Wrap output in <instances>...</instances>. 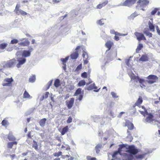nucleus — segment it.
<instances>
[{
    "label": "nucleus",
    "instance_id": "4d7b16f0",
    "mask_svg": "<svg viewBox=\"0 0 160 160\" xmlns=\"http://www.w3.org/2000/svg\"><path fill=\"white\" fill-rule=\"evenodd\" d=\"M13 145V144L12 142H9L8 143V148H12Z\"/></svg>",
    "mask_w": 160,
    "mask_h": 160
},
{
    "label": "nucleus",
    "instance_id": "c756f323",
    "mask_svg": "<svg viewBox=\"0 0 160 160\" xmlns=\"http://www.w3.org/2000/svg\"><path fill=\"white\" fill-rule=\"evenodd\" d=\"M8 138L10 141H12L15 140V138L11 133H9L8 136Z\"/></svg>",
    "mask_w": 160,
    "mask_h": 160
},
{
    "label": "nucleus",
    "instance_id": "7c9ffc66",
    "mask_svg": "<svg viewBox=\"0 0 160 160\" xmlns=\"http://www.w3.org/2000/svg\"><path fill=\"white\" fill-rule=\"evenodd\" d=\"M152 125H156L157 127L160 128V121L155 119Z\"/></svg>",
    "mask_w": 160,
    "mask_h": 160
},
{
    "label": "nucleus",
    "instance_id": "f257e3e1",
    "mask_svg": "<svg viewBox=\"0 0 160 160\" xmlns=\"http://www.w3.org/2000/svg\"><path fill=\"white\" fill-rule=\"evenodd\" d=\"M127 148V149L126 152L129 153H124L122 160H132L133 158L132 155L136 154L138 152V150L135 148L134 145L128 146Z\"/></svg>",
    "mask_w": 160,
    "mask_h": 160
},
{
    "label": "nucleus",
    "instance_id": "ddd939ff",
    "mask_svg": "<svg viewBox=\"0 0 160 160\" xmlns=\"http://www.w3.org/2000/svg\"><path fill=\"white\" fill-rule=\"evenodd\" d=\"M152 152L151 151H150L148 149L147 150L146 152H143L142 154L136 156V157L137 158H140V159H143L144 158V156L149 153H150Z\"/></svg>",
    "mask_w": 160,
    "mask_h": 160
},
{
    "label": "nucleus",
    "instance_id": "5701e85b",
    "mask_svg": "<svg viewBox=\"0 0 160 160\" xmlns=\"http://www.w3.org/2000/svg\"><path fill=\"white\" fill-rule=\"evenodd\" d=\"M108 2V1L107 0H106L105 1H104L103 3L100 4L98 5L97 6V8L98 9H101L102 7L105 6L107 3Z\"/></svg>",
    "mask_w": 160,
    "mask_h": 160
},
{
    "label": "nucleus",
    "instance_id": "cd10ccee",
    "mask_svg": "<svg viewBox=\"0 0 160 160\" xmlns=\"http://www.w3.org/2000/svg\"><path fill=\"white\" fill-rule=\"evenodd\" d=\"M142 98L141 97H139L137 101L135 103V105L136 106H139L142 103Z\"/></svg>",
    "mask_w": 160,
    "mask_h": 160
},
{
    "label": "nucleus",
    "instance_id": "9b49d317",
    "mask_svg": "<svg viewBox=\"0 0 160 160\" xmlns=\"http://www.w3.org/2000/svg\"><path fill=\"white\" fill-rule=\"evenodd\" d=\"M80 48V47L79 46H77L75 49L76 51L71 55L70 57L72 59H76L78 57V52L77 50L79 49Z\"/></svg>",
    "mask_w": 160,
    "mask_h": 160
},
{
    "label": "nucleus",
    "instance_id": "09e8293b",
    "mask_svg": "<svg viewBox=\"0 0 160 160\" xmlns=\"http://www.w3.org/2000/svg\"><path fill=\"white\" fill-rule=\"evenodd\" d=\"M158 9L157 8H155L151 12V14L152 15H153L157 12Z\"/></svg>",
    "mask_w": 160,
    "mask_h": 160
},
{
    "label": "nucleus",
    "instance_id": "f8f14e48",
    "mask_svg": "<svg viewBox=\"0 0 160 160\" xmlns=\"http://www.w3.org/2000/svg\"><path fill=\"white\" fill-rule=\"evenodd\" d=\"M135 35L137 37V39L138 41H140L142 40H146L143 34L142 33L136 32Z\"/></svg>",
    "mask_w": 160,
    "mask_h": 160
},
{
    "label": "nucleus",
    "instance_id": "4c0bfd02",
    "mask_svg": "<svg viewBox=\"0 0 160 160\" xmlns=\"http://www.w3.org/2000/svg\"><path fill=\"white\" fill-rule=\"evenodd\" d=\"M142 47H143L142 44H139L136 49V52H138L139 51L141 50V49L142 48Z\"/></svg>",
    "mask_w": 160,
    "mask_h": 160
},
{
    "label": "nucleus",
    "instance_id": "412c9836",
    "mask_svg": "<svg viewBox=\"0 0 160 160\" xmlns=\"http://www.w3.org/2000/svg\"><path fill=\"white\" fill-rule=\"evenodd\" d=\"M148 58L146 54L142 55L140 58L139 61L143 62H145L148 60Z\"/></svg>",
    "mask_w": 160,
    "mask_h": 160
},
{
    "label": "nucleus",
    "instance_id": "69168bd1",
    "mask_svg": "<svg viewBox=\"0 0 160 160\" xmlns=\"http://www.w3.org/2000/svg\"><path fill=\"white\" fill-rule=\"evenodd\" d=\"M10 0H7L6 2L8 3L10 5L12 4L15 1V0H14V1H12V2H10Z\"/></svg>",
    "mask_w": 160,
    "mask_h": 160
},
{
    "label": "nucleus",
    "instance_id": "9d476101",
    "mask_svg": "<svg viewBox=\"0 0 160 160\" xmlns=\"http://www.w3.org/2000/svg\"><path fill=\"white\" fill-rule=\"evenodd\" d=\"M135 2V0H127L122 3V5L130 7Z\"/></svg>",
    "mask_w": 160,
    "mask_h": 160
},
{
    "label": "nucleus",
    "instance_id": "393cba45",
    "mask_svg": "<svg viewBox=\"0 0 160 160\" xmlns=\"http://www.w3.org/2000/svg\"><path fill=\"white\" fill-rule=\"evenodd\" d=\"M103 118L100 117L99 116H96L94 118V122H100L102 123V121Z\"/></svg>",
    "mask_w": 160,
    "mask_h": 160
},
{
    "label": "nucleus",
    "instance_id": "6e6552de",
    "mask_svg": "<svg viewBox=\"0 0 160 160\" xmlns=\"http://www.w3.org/2000/svg\"><path fill=\"white\" fill-rule=\"evenodd\" d=\"M17 61L18 63L16 64V67L18 68H19L21 66L25 63L26 61V59L25 58L22 57L17 58Z\"/></svg>",
    "mask_w": 160,
    "mask_h": 160
},
{
    "label": "nucleus",
    "instance_id": "3c124183",
    "mask_svg": "<svg viewBox=\"0 0 160 160\" xmlns=\"http://www.w3.org/2000/svg\"><path fill=\"white\" fill-rule=\"evenodd\" d=\"M87 159L88 160H97V158H92L90 156H88Z\"/></svg>",
    "mask_w": 160,
    "mask_h": 160
},
{
    "label": "nucleus",
    "instance_id": "6ab92c4d",
    "mask_svg": "<svg viewBox=\"0 0 160 160\" xmlns=\"http://www.w3.org/2000/svg\"><path fill=\"white\" fill-rule=\"evenodd\" d=\"M46 120V118H43L40 121L39 123L41 127H43L45 126Z\"/></svg>",
    "mask_w": 160,
    "mask_h": 160
},
{
    "label": "nucleus",
    "instance_id": "13d9d810",
    "mask_svg": "<svg viewBox=\"0 0 160 160\" xmlns=\"http://www.w3.org/2000/svg\"><path fill=\"white\" fill-rule=\"evenodd\" d=\"M49 95V92H45V93L44 94V95H43V96H44V97L45 98V99H46L48 97Z\"/></svg>",
    "mask_w": 160,
    "mask_h": 160
},
{
    "label": "nucleus",
    "instance_id": "20e7f679",
    "mask_svg": "<svg viewBox=\"0 0 160 160\" xmlns=\"http://www.w3.org/2000/svg\"><path fill=\"white\" fill-rule=\"evenodd\" d=\"M130 78L131 80H134V82L135 84H136V82L137 83L138 82L140 84L143 83V82H145V80L143 79L140 78L138 77L135 76L134 74H132L130 76Z\"/></svg>",
    "mask_w": 160,
    "mask_h": 160
},
{
    "label": "nucleus",
    "instance_id": "0e129e2a",
    "mask_svg": "<svg viewBox=\"0 0 160 160\" xmlns=\"http://www.w3.org/2000/svg\"><path fill=\"white\" fill-rule=\"evenodd\" d=\"M28 48L29 49L28 51L30 52H32L33 50V49L32 46H29L28 47Z\"/></svg>",
    "mask_w": 160,
    "mask_h": 160
},
{
    "label": "nucleus",
    "instance_id": "49530a36",
    "mask_svg": "<svg viewBox=\"0 0 160 160\" xmlns=\"http://www.w3.org/2000/svg\"><path fill=\"white\" fill-rule=\"evenodd\" d=\"M83 58L87 59L88 58V56L87 53L85 52H84L82 55Z\"/></svg>",
    "mask_w": 160,
    "mask_h": 160
},
{
    "label": "nucleus",
    "instance_id": "de8ad7c7",
    "mask_svg": "<svg viewBox=\"0 0 160 160\" xmlns=\"http://www.w3.org/2000/svg\"><path fill=\"white\" fill-rule=\"evenodd\" d=\"M18 41L15 39H13L11 41V43L12 44H14L15 43H17L18 42Z\"/></svg>",
    "mask_w": 160,
    "mask_h": 160
},
{
    "label": "nucleus",
    "instance_id": "a878e982",
    "mask_svg": "<svg viewBox=\"0 0 160 160\" xmlns=\"http://www.w3.org/2000/svg\"><path fill=\"white\" fill-rule=\"evenodd\" d=\"M138 15V14L136 12H134L132 13L130 16L128 17V18L129 20L133 19L134 18L137 16Z\"/></svg>",
    "mask_w": 160,
    "mask_h": 160
},
{
    "label": "nucleus",
    "instance_id": "052dcab7",
    "mask_svg": "<svg viewBox=\"0 0 160 160\" xmlns=\"http://www.w3.org/2000/svg\"><path fill=\"white\" fill-rule=\"evenodd\" d=\"M102 147V145L101 144L97 145L95 147L96 149H99L101 148Z\"/></svg>",
    "mask_w": 160,
    "mask_h": 160
},
{
    "label": "nucleus",
    "instance_id": "f03ea898",
    "mask_svg": "<svg viewBox=\"0 0 160 160\" xmlns=\"http://www.w3.org/2000/svg\"><path fill=\"white\" fill-rule=\"evenodd\" d=\"M17 61L14 58L6 61H3L1 64V66L4 68H13L16 65Z\"/></svg>",
    "mask_w": 160,
    "mask_h": 160
},
{
    "label": "nucleus",
    "instance_id": "72a5a7b5",
    "mask_svg": "<svg viewBox=\"0 0 160 160\" xmlns=\"http://www.w3.org/2000/svg\"><path fill=\"white\" fill-rule=\"evenodd\" d=\"M7 44L5 43H3L0 44V49L1 50H2V52L3 49H5L7 47Z\"/></svg>",
    "mask_w": 160,
    "mask_h": 160
},
{
    "label": "nucleus",
    "instance_id": "58836bf2",
    "mask_svg": "<svg viewBox=\"0 0 160 160\" xmlns=\"http://www.w3.org/2000/svg\"><path fill=\"white\" fill-rule=\"evenodd\" d=\"M81 90H82V89L81 88H79L78 89H77L76 90V91L74 94V96H77L78 95H79V94H80L81 92Z\"/></svg>",
    "mask_w": 160,
    "mask_h": 160
},
{
    "label": "nucleus",
    "instance_id": "603ef678",
    "mask_svg": "<svg viewBox=\"0 0 160 160\" xmlns=\"http://www.w3.org/2000/svg\"><path fill=\"white\" fill-rule=\"evenodd\" d=\"M129 60H130L129 59H127L126 60L125 62H126L127 65L128 66V67L131 68V66L130 64H129Z\"/></svg>",
    "mask_w": 160,
    "mask_h": 160
},
{
    "label": "nucleus",
    "instance_id": "bb28decb",
    "mask_svg": "<svg viewBox=\"0 0 160 160\" xmlns=\"http://www.w3.org/2000/svg\"><path fill=\"white\" fill-rule=\"evenodd\" d=\"M68 130V126H66L63 128L61 131V133L62 135L65 134Z\"/></svg>",
    "mask_w": 160,
    "mask_h": 160
},
{
    "label": "nucleus",
    "instance_id": "e433bc0d",
    "mask_svg": "<svg viewBox=\"0 0 160 160\" xmlns=\"http://www.w3.org/2000/svg\"><path fill=\"white\" fill-rule=\"evenodd\" d=\"M69 57V56H67L65 58H61V61L62 62L63 64H66L65 63L68 60Z\"/></svg>",
    "mask_w": 160,
    "mask_h": 160
},
{
    "label": "nucleus",
    "instance_id": "680f3d73",
    "mask_svg": "<svg viewBox=\"0 0 160 160\" xmlns=\"http://www.w3.org/2000/svg\"><path fill=\"white\" fill-rule=\"evenodd\" d=\"M118 153H119L120 154V153L118 151H116L114 152L113 153V155H112V157L113 158L115 157Z\"/></svg>",
    "mask_w": 160,
    "mask_h": 160
},
{
    "label": "nucleus",
    "instance_id": "7ed1b4c3",
    "mask_svg": "<svg viewBox=\"0 0 160 160\" xmlns=\"http://www.w3.org/2000/svg\"><path fill=\"white\" fill-rule=\"evenodd\" d=\"M21 5L19 4H17L16 6L15 9L14 11L15 13L17 15H22L24 16L28 14V13L22 11L20 8Z\"/></svg>",
    "mask_w": 160,
    "mask_h": 160
},
{
    "label": "nucleus",
    "instance_id": "423d86ee",
    "mask_svg": "<svg viewBox=\"0 0 160 160\" xmlns=\"http://www.w3.org/2000/svg\"><path fill=\"white\" fill-rule=\"evenodd\" d=\"M146 119L144 121V122L146 123H149L151 124H152L155 119H153V116L151 113L147 114Z\"/></svg>",
    "mask_w": 160,
    "mask_h": 160
},
{
    "label": "nucleus",
    "instance_id": "a18cd8bd",
    "mask_svg": "<svg viewBox=\"0 0 160 160\" xmlns=\"http://www.w3.org/2000/svg\"><path fill=\"white\" fill-rule=\"evenodd\" d=\"M139 111L140 112V113L144 116H146L147 114H148L146 110H144V111H140V110H139Z\"/></svg>",
    "mask_w": 160,
    "mask_h": 160
},
{
    "label": "nucleus",
    "instance_id": "aec40b11",
    "mask_svg": "<svg viewBox=\"0 0 160 160\" xmlns=\"http://www.w3.org/2000/svg\"><path fill=\"white\" fill-rule=\"evenodd\" d=\"M127 133L128 134V136L127 137V140L130 142L132 141L133 139V137L131 134V132L129 131L128 130H127Z\"/></svg>",
    "mask_w": 160,
    "mask_h": 160
},
{
    "label": "nucleus",
    "instance_id": "a211bd4d",
    "mask_svg": "<svg viewBox=\"0 0 160 160\" xmlns=\"http://www.w3.org/2000/svg\"><path fill=\"white\" fill-rule=\"evenodd\" d=\"M23 97L24 98L28 99H31L32 98V96H31L26 91H24L23 95Z\"/></svg>",
    "mask_w": 160,
    "mask_h": 160
},
{
    "label": "nucleus",
    "instance_id": "f3484780",
    "mask_svg": "<svg viewBox=\"0 0 160 160\" xmlns=\"http://www.w3.org/2000/svg\"><path fill=\"white\" fill-rule=\"evenodd\" d=\"M125 126H127L128 129L130 130H132L134 127L133 124L129 121H127L126 122Z\"/></svg>",
    "mask_w": 160,
    "mask_h": 160
},
{
    "label": "nucleus",
    "instance_id": "dca6fc26",
    "mask_svg": "<svg viewBox=\"0 0 160 160\" xmlns=\"http://www.w3.org/2000/svg\"><path fill=\"white\" fill-rule=\"evenodd\" d=\"M30 44V42L27 39L25 41L20 42L18 44L22 47H26L28 46Z\"/></svg>",
    "mask_w": 160,
    "mask_h": 160
},
{
    "label": "nucleus",
    "instance_id": "2f4dec72",
    "mask_svg": "<svg viewBox=\"0 0 160 160\" xmlns=\"http://www.w3.org/2000/svg\"><path fill=\"white\" fill-rule=\"evenodd\" d=\"M86 84V82L84 80L80 81L78 83V85L79 87L84 86Z\"/></svg>",
    "mask_w": 160,
    "mask_h": 160
},
{
    "label": "nucleus",
    "instance_id": "bf43d9fd",
    "mask_svg": "<svg viewBox=\"0 0 160 160\" xmlns=\"http://www.w3.org/2000/svg\"><path fill=\"white\" fill-rule=\"evenodd\" d=\"M52 81H50L48 82V83L47 84V86H47V88L46 89V90H47L49 88L50 86H51V85L52 84Z\"/></svg>",
    "mask_w": 160,
    "mask_h": 160
},
{
    "label": "nucleus",
    "instance_id": "4468645a",
    "mask_svg": "<svg viewBox=\"0 0 160 160\" xmlns=\"http://www.w3.org/2000/svg\"><path fill=\"white\" fill-rule=\"evenodd\" d=\"M31 52L28 50H24L22 51V57L26 58L29 57L31 55Z\"/></svg>",
    "mask_w": 160,
    "mask_h": 160
},
{
    "label": "nucleus",
    "instance_id": "39448f33",
    "mask_svg": "<svg viewBox=\"0 0 160 160\" xmlns=\"http://www.w3.org/2000/svg\"><path fill=\"white\" fill-rule=\"evenodd\" d=\"M146 78L148 79L146 82L148 83L152 84L156 82L158 79V77L156 75H151L147 77Z\"/></svg>",
    "mask_w": 160,
    "mask_h": 160
},
{
    "label": "nucleus",
    "instance_id": "6e6d98bb",
    "mask_svg": "<svg viewBox=\"0 0 160 160\" xmlns=\"http://www.w3.org/2000/svg\"><path fill=\"white\" fill-rule=\"evenodd\" d=\"M82 64H80L79 65H78L76 69V71H78L79 70L81 69L82 68Z\"/></svg>",
    "mask_w": 160,
    "mask_h": 160
},
{
    "label": "nucleus",
    "instance_id": "4be33fe9",
    "mask_svg": "<svg viewBox=\"0 0 160 160\" xmlns=\"http://www.w3.org/2000/svg\"><path fill=\"white\" fill-rule=\"evenodd\" d=\"M152 22L149 21L148 22V24L149 28L150 31L152 32H154L155 27L153 24L152 23Z\"/></svg>",
    "mask_w": 160,
    "mask_h": 160
},
{
    "label": "nucleus",
    "instance_id": "1a4fd4ad",
    "mask_svg": "<svg viewBox=\"0 0 160 160\" xmlns=\"http://www.w3.org/2000/svg\"><path fill=\"white\" fill-rule=\"evenodd\" d=\"M74 101V99L73 98H71L69 100L66 101V104L68 109H70L72 107Z\"/></svg>",
    "mask_w": 160,
    "mask_h": 160
},
{
    "label": "nucleus",
    "instance_id": "2eb2a0df",
    "mask_svg": "<svg viewBox=\"0 0 160 160\" xmlns=\"http://www.w3.org/2000/svg\"><path fill=\"white\" fill-rule=\"evenodd\" d=\"M138 3L139 5L144 6L147 5L148 4L149 1L147 0H139L138 2Z\"/></svg>",
    "mask_w": 160,
    "mask_h": 160
},
{
    "label": "nucleus",
    "instance_id": "79ce46f5",
    "mask_svg": "<svg viewBox=\"0 0 160 160\" xmlns=\"http://www.w3.org/2000/svg\"><path fill=\"white\" fill-rule=\"evenodd\" d=\"M95 85V84L94 83H93V84H91L87 88V89L88 90H90L93 89Z\"/></svg>",
    "mask_w": 160,
    "mask_h": 160
},
{
    "label": "nucleus",
    "instance_id": "473e14b6",
    "mask_svg": "<svg viewBox=\"0 0 160 160\" xmlns=\"http://www.w3.org/2000/svg\"><path fill=\"white\" fill-rule=\"evenodd\" d=\"M60 85V81L58 79H56L54 83V85L56 88H58Z\"/></svg>",
    "mask_w": 160,
    "mask_h": 160
},
{
    "label": "nucleus",
    "instance_id": "b1692460",
    "mask_svg": "<svg viewBox=\"0 0 160 160\" xmlns=\"http://www.w3.org/2000/svg\"><path fill=\"white\" fill-rule=\"evenodd\" d=\"M113 44V43L110 41H108L106 43L105 46L108 48V51L110 49Z\"/></svg>",
    "mask_w": 160,
    "mask_h": 160
},
{
    "label": "nucleus",
    "instance_id": "8fccbe9b",
    "mask_svg": "<svg viewBox=\"0 0 160 160\" xmlns=\"http://www.w3.org/2000/svg\"><path fill=\"white\" fill-rule=\"evenodd\" d=\"M81 76L82 78H86L87 77V72H84L82 73L81 74Z\"/></svg>",
    "mask_w": 160,
    "mask_h": 160
},
{
    "label": "nucleus",
    "instance_id": "c9c22d12",
    "mask_svg": "<svg viewBox=\"0 0 160 160\" xmlns=\"http://www.w3.org/2000/svg\"><path fill=\"white\" fill-rule=\"evenodd\" d=\"M32 147L33 148H34L36 150H38L37 143L35 140L33 141V144L32 145Z\"/></svg>",
    "mask_w": 160,
    "mask_h": 160
},
{
    "label": "nucleus",
    "instance_id": "864d4df0",
    "mask_svg": "<svg viewBox=\"0 0 160 160\" xmlns=\"http://www.w3.org/2000/svg\"><path fill=\"white\" fill-rule=\"evenodd\" d=\"M72 121V118L71 117H69L67 120V122L68 123H70Z\"/></svg>",
    "mask_w": 160,
    "mask_h": 160
},
{
    "label": "nucleus",
    "instance_id": "e2e57ef3",
    "mask_svg": "<svg viewBox=\"0 0 160 160\" xmlns=\"http://www.w3.org/2000/svg\"><path fill=\"white\" fill-rule=\"evenodd\" d=\"M67 14H66L64 16H61L58 19L60 21H61V20H63V19H64V18L66 17L67 16Z\"/></svg>",
    "mask_w": 160,
    "mask_h": 160
},
{
    "label": "nucleus",
    "instance_id": "338daca9",
    "mask_svg": "<svg viewBox=\"0 0 160 160\" xmlns=\"http://www.w3.org/2000/svg\"><path fill=\"white\" fill-rule=\"evenodd\" d=\"M22 53L21 52H17L16 53V55L17 56H18L19 55H21L22 54Z\"/></svg>",
    "mask_w": 160,
    "mask_h": 160
},
{
    "label": "nucleus",
    "instance_id": "ea45409f",
    "mask_svg": "<svg viewBox=\"0 0 160 160\" xmlns=\"http://www.w3.org/2000/svg\"><path fill=\"white\" fill-rule=\"evenodd\" d=\"M111 94L112 97L114 99H117V100L118 99V96L117 95V94L114 92H111Z\"/></svg>",
    "mask_w": 160,
    "mask_h": 160
},
{
    "label": "nucleus",
    "instance_id": "37998d69",
    "mask_svg": "<svg viewBox=\"0 0 160 160\" xmlns=\"http://www.w3.org/2000/svg\"><path fill=\"white\" fill-rule=\"evenodd\" d=\"M144 33L147 36L149 37H152V34L151 33L148 31H145L144 32Z\"/></svg>",
    "mask_w": 160,
    "mask_h": 160
},
{
    "label": "nucleus",
    "instance_id": "a19ab883",
    "mask_svg": "<svg viewBox=\"0 0 160 160\" xmlns=\"http://www.w3.org/2000/svg\"><path fill=\"white\" fill-rule=\"evenodd\" d=\"M125 147L124 145H121L119 146V147L118 149V151L120 153V152L122 151V149Z\"/></svg>",
    "mask_w": 160,
    "mask_h": 160
},
{
    "label": "nucleus",
    "instance_id": "5fc2aeb1",
    "mask_svg": "<svg viewBox=\"0 0 160 160\" xmlns=\"http://www.w3.org/2000/svg\"><path fill=\"white\" fill-rule=\"evenodd\" d=\"M62 152H59L57 153H55L54 154V156L55 157H59L61 155Z\"/></svg>",
    "mask_w": 160,
    "mask_h": 160
},
{
    "label": "nucleus",
    "instance_id": "c85d7f7f",
    "mask_svg": "<svg viewBox=\"0 0 160 160\" xmlns=\"http://www.w3.org/2000/svg\"><path fill=\"white\" fill-rule=\"evenodd\" d=\"M2 126L6 128L8 125L9 123L7 120L4 119L2 121Z\"/></svg>",
    "mask_w": 160,
    "mask_h": 160
},
{
    "label": "nucleus",
    "instance_id": "0eeeda50",
    "mask_svg": "<svg viewBox=\"0 0 160 160\" xmlns=\"http://www.w3.org/2000/svg\"><path fill=\"white\" fill-rule=\"evenodd\" d=\"M13 81L12 78H7L5 79L2 83L3 86H10L12 85V83Z\"/></svg>",
    "mask_w": 160,
    "mask_h": 160
},
{
    "label": "nucleus",
    "instance_id": "c03bdc74",
    "mask_svg": "<svg viewBox=\"0 0 160 160\" xmlns=\"http://www.w3.org/2000/svg\"><path fill=\"white\" fill-rule=\"evenodd\" d=\"M103 19H102L100 20H99L97 21V23L99 25H102L104 24V22H103Z\"/></svg>",
    "mask_w": 160,
    "mask_h": 160
},
{
    "label": "nucleus",
    "instance_id": "f704fd0d",
    "mask_svg": "<svg viewBox=\"0 0 160 160\" xmlns=\"http://www.w3.org/2000/svg\"><path fill=\"white\" fill-rule=\"evenodd\" d=\"M36 80V77L35 75H33L31 76L29 78V82H33Z\"/></svg>",
    "mask_w": 160,
    "mask_h": 160
},
{
    "label": "nucleus",
    "instance_id": "774afa93",
    "mask_svg": "<svg viewBox=\"0 0 160 160\" xmlns=\"http://www.w3.org/2000/svg\"><path fill=\"white\" fill-rule=\"evenodd\" d=\"M83 98V95H80L79 96L78 99L79 101H81Z\"/></svg>",
    "mask_w": 160,
    "mask_h": 160
}]
</instances>
